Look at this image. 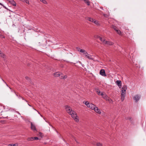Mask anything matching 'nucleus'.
<instances>
[{"instance_id": "obj_47", "label": "nucleus", "mask_w": 146, "mask_h": 146, "mask_svg": "<svg viewBox=\"0 0 146 146\" xmlns=\"http://www.w3.org/2000/svg\"><path fill=\"white\" fill-rule=\"evenodd\" d=\"M8 146H13L12 145V144H9L8 145Z\"/></svg>"}, {"instance_id": "obj_24", "label": "nucleus", "mask_w": 146, "mask_h": 146, "mask_svg": "<svg viewBox=\"0 0 146 146\" xmlns=\"http://www.w3.org/2000/svg\"><path fill=\"white\" fill-rule=\"evenodd\" d=\"M88 20H89V21L92 22H93L94 19H93L92 18H91L90 17H88L87 18V19Z\"/></svg>"}, {"instance_id": "obj_49", "label": "nucleus", "mask_w": 146, "mask_h": 146, "mask_svg": "<svg viewBox=\"0 0 146 146\" xmlns=\"http://www.w3.org/2000/svg\"><path fill=\"white\" fill-rule=\"evenodd\" d=\"M0 5H2V6H3V5L0 3Z\"/></svg>"}, {"instance_id": "obj_3", "label": "nucleus", "mask_w": 146, "mask_h": 146, "mask_svg": "<svg viewBox=\"0 0 146 146\" xmlns=\"http://www.w3.org/2000/svg\"><path fill=\"white\" fill-rule=\"evenodd\" d=\"M125 96V93L123 92H121V99L122 102L124 100Z\"/></svg>"}, {"instance_id": "obj_28", "label": "nucleus", "mask_w": 146, "mask_h": 146, "mask_svg": "<svg viewBox=\"0 0 146 146\" xmlns=\"http://www.w3.org/2000/svg\"><path fill=\"white\" fill-rule=\"evenodd\" d=\"M107 41L105 40V39L103 40V41L102 42V43L104 45L107 44Z\"/></svg>"}, {"instance_id": "obj_5", "label": "nucleus", "mask_w": 146, "mask_h": 146, "mask_svg": "<svg viewBox=\"0 0 146 146\" xmlns=\"http://www.w3.org/2000/svg\"><path fill=\"white\" fill-rule=\"evenodd\" d=\"M116 84L118 86H119V88H121V84L122 82L120 80H117L116 82Z\"/></svg>"}, {"instance_id": "obj_39", "label": "nucleus", "mask_w": 146, "mask_h": 146, "mask_svg": "<svg viewBox=\"0 0 146 146\" xmlns=\"http://www.w3.org/2000/svg\"><path fill=\"white\" fill-rule=\"evenodd\" d=\"M8 117L7 116L6 117H4V116H2V117H1L0 118H7Z\"/></svg>"}, {"instance_id": "obj_10", "label": "nucleus", "mask_w": 146, "mask_h": 146, "mask_svg": "<svg viewBox=\"0 0 146 146\" xmlns=\"http://www.w3.org/2000/svg\"><path fill=\"white\" fill-rule=\"evenodd\" d=\"M107 98H106V101H108L111 104L113 103V101L108 96L106 97Z\"/></svg>"}, {"instance_id": "obj_4", "label": "nucleus", "mask_w": 146, "mask_h": 146, "mask_svg": "<svg viewBox=\"0 0 146 146\" xmlns=\"http://www.w3.org/2000/svg\"><path fill=\"white\" fill-rule=\"evenodd\" d=\"M100 74L102 76H106V74L105 71L104 69L101 70L100 71Z\"/></svg>"}, {"instance_id": "obj_32", "label": "nucleus", "mask_w": 146, "mask_h": 146, "mask_svg": "<svg viewBox=\"0 0 146 146\" xmlns=\"http://www.w3.org/2000/svg\"><path fill=\"white\" fill-rule=\"evenodd\" d=\"M93 21V22L96 25H98L99 24L98 22L97 21H96L94 19Z\"/></svg>"}, {"instance_id": "obj_45", "label": "nucleus", "mask_w": 146, "mask_h": 146, "mask_svg": "<svg viewBox=\"0 0 146 146\" xmlns=\"http://www.w3.org/2000/svg\"><path fill=\"white\" fill-rule=\"evenodd\" d=\"M21 98H22V99L23 100H24L25 101H26V102H27V101L26 100H25L24 98L23 97H22Z\"/></svg>"}, {"instance_id": "obj_30", "label": "nucleus", "mask_w": 146, "mask_h": 146, "mask_svg": "<svg viewBox=\"0 0 146 146\" xmlns=\"http://www.w3.org/2000/svg\"><path fill=\"white\" fill-rule=\"evenodd\" d=\"M85 104L86 105L87 107H88V106L90 104L89 103V102L88 101H86L85 102Z\"/></svg>"}, {"instance_id": "obj_7", "label": "nucleus", "mask_w": 146, "mask_h": 146, "mask_svg": "<svg viewBox=\"0 0 146 146\" xmlns=\"http://www.w3.org/2000/svg\"><path fill=\"white\" fill-rule=\"evenodd\" d=\"M31 129L34 131L36 130L35 126L32 122H31Z\"/></svg>"}, {"instance_id": "obj_27", "label": "nucleus", "mask_w": 146, "mask_h": 146, "mask_svg": "<svg viewBox=\"0 0 146 146\" xmlns=\"http://www.w3.org/2000/svg\"><path fill=\"white\" fill-rule=\"evenodd\" d=\"M40 1L42 2L44 4H47V3L46 1L45 0H40Z\"/></svg>"}, {"instance_id": "obj_26", "label": "nucleus", "mask_w": 146, "mask_h": 146, "mask_svg": "<svg viewBox=\"0 0 146 146\" xmlns=\"http://www.w3.org/2000/svg\"><path fill=\"white\" fill-rule=\"evenodd\" d=\"M127 86L126 85L123 86L122 88V89L127 90Z\"/></svg>"}, {"instance_id": "obj_23", "label": "nucleus", "mask_w": 146, "mask_h": 146, "mask_svg": "<svg viewBox=\"0 0 146 146\" xmlns=\"http://www.w3.org/2000/svg\"><path fill=\"white\" fill-rule=\"evenodd\" d=\"M27 140L28 141H32L33 140V137H28L27 138Z\"/></svg>"}, {"instance_id": "obj_46", "label": "nucleus", "mask_w": 146, "mask_h": 146, "mask_svg": "<svg viewBox=\"0 0 146 146\" xmlns=\"http://www.w3.org/2000/svg\"><path fill=\"white\" fill-rule=\"evenodd\" d=\"M4 120H1V121L0 122L1 123H2L4 122Z\"/></svg>"}, {"instance_id": "obj_21", "label": "nucleus", "mask_w": 146, "mask_h": 146, "mask_svg": "<svg viewBox=\"0 0 146 146\" xmlns=\"http://www.w3.org/2000/svg\"><path fill=\"white\" fill-rule=\"evenodd\" d=\"M119 35H121V32L119 30V29H117L116 31H115Z\"/></svg>"}, {"instance_id": "obj_25", "label": "nucleus", "mask_w": 146, "mask_h": 146, "mask_svg": "<svg viewBox=\"0 0 146 146\" xmlns=\"http://www.w3.org/2000/svg\"><path fill=\"white\" fill-rule=\"evenodd\" d=\"M23 2H25L27 4H29V1L28 0H21Z\"/></svg>"}, {"instance_id": "obj_41", "label": "nucleus", "mask_w": 146, "mask_h": 146, "mask_svg": "<svg viewBox=\"0 0 146 146\" xmlns=\"http://www.w3.org/2000/svg\"><path fill=\"white\" fill-rule=\"evenodd\" d=\"M126 90H123V89H122L121 90V92H124L125 93H126Z\"/></svg>"}, {"instance_id": "obj_38", "label": "nucleus", "mask_w": 146, "mask_h": 146, "mask_svg": "<svg viewBox=\"0 0 146 146\" xmlns=\"http://www.w3.org/2000/svg\"><path fill=\"white\" fill-rule=\"evenodd\" d=\"M25 78L27 80H30L28 76H26Z\"/></svg>"}, {"instance_id": "obj_9", "label": "nucleus", "mask_w": 146, "mask_h": 146, "mask_svg": "<svg viewBox=\"0 0 146 146\" xmlns=\"http://www.w3.org/2000/svg\"><path fill=\"white\" fill-rule=\"evenodd\" d=\"M9 1V2L10 3L13 5L14 6H16V4L15 1L13 0H7Z\"/></svg>"}, {"instance_id": "obj_1", "label": "nucleus", "mask_w": 146, "mask_h": 146, "mask_svg": "<svg viewBox=\"0 0 146 146\" xmlns=\"http://www.w3.org/2000/svg\"><path fill=\"white\" fill-rule=\"evenodd\" d=\"M67 112L70 115L71 117L74 119L76 122H78L79 120L77 118V116L76 112L73 110L70 109L67 110Z\"/></svg>"}, {"instance_id": "obj_48", "label": "nucleus", "mask_w": 146, "mask_h": 146, "mask_svg": "<svg viewBox=\"0 0 146 146\" xmlns=\"http://www.w3.org/2000/svg\"><path fill=\"white\" fill-rule=\"evenodd\" d=\"M19 98H22V97L21 96H20V95H19Z\"/></svg>"}, {"instance_id": "obj_42", "label": "nucleus", "mask_w": 146, "mask_h": 146, "mask_svg": "<svg viewBox=\"0 0 146 146\" xmlns=\"http://www.w3.org/2000/svg\"><path fill=\"white\" fill-rule=\"evenodd\" d=\"M12 144L13 146H18V145L17 144Z\"/></svg>"}, {"instance_id": "obj_2", "label": "nucleus", "mask_w": 146, "mask_h": 146, "mask_svg": "<svg viewBox=\"0 0 146 146\" xmlns=\"http://www.w3.org/2000/svg\"><path fill=\"white\" fill-rule=\"evenodd\" d=\"M141 96L139 94H137L133 97V99L136 102H137L140 99Z\"/></svg>"}, {"instance_id": "obj_51", "label": "nucleus", "mask_w": 146, "mask_h": 146, "mask_svg": "<svg viewBox=\"0 0 146 146\" xmlns=\"http://www.w3.org/2000/svg\"><path fill=\"white\" fill-rule=\"evenodd\" d=\"M63 77V76H61V78L62 79V78Z\"/></svg>"}, {"instance_id": "obj_13", "label": "nucleus", "mask_w": 146, "mask_h": 146, "mask_svg": "<svg viewBox=\"0 0 146 146\" xmlns=\"http://www.w3.org/2000/svg\"><path fill=\"white\" fill-rule=\"evenodd\" d=\"M100 95L102 96V97L104 99H106V98H107V96L105 94H103L102 92L101 93Z\"/></svg>"}, {"instance_id": "obj_34", "label": "nucleus", "mask_w": 146, "mask_h": 146, "mask_svg": "<svg viewBox=\"0 0 146 146\" xmlns=\"http://www.w3.org/2000/svg\"><path fill=\"white\" fill-rule=\"evenodd\" d=\"M76 48L77 50L79 51H80V50H83V49H81L79 47H77Z\"/></svg>"}, {"instance_id": "obj_12", "label": "nucleus", "mask_w": 146, "mask_h": 146, "mask_svg": "<svg viewBox=\"0 0 146 146\" xmlns=\"http://www.w3.org/2000/svg\"><path fill=\"white\" fill-rule=\"evenodd\" d=\"M1 79H2V80H3V81L6 84L7 86L9 87V88L11 90V91L12 92H13L15 94H16V93L15 92V91L13 90H11V88L9 86H8L7 84L6 83V82H5L2 78H1Z\"/></svg>"}, {"instance_id": "obj_36", "label": "nucleus", "mask_w": 146, "mask_h": 146, "mask_svg": "<svg viewBox=\"0 0 146 146\" xmlns=\"http://www.w3.org/2000/svg\"><path fill=\"white\" fill-rule=\"evenodd\" d=\"M33 140H38V137H33Z\"/></svg>"}, {"instance_id": "obj_31", "label": "nucleus", "mask_w": 146, "mask_h": 146, "mask_svg": "<svg viewBox=\"0 0 146 146\" xmlns=\"http://www.w3.org/2000/svg\"><path fill=\"white\" fill-rule=\"evenodd\" d=\"M126 119H129L131 122H132V119L130 117H127V118H126Z\"/></svg>"}, {"instance_id": "obj_11", "label": "nucleus", "mask_w": 146, "mask_h": 146, "mask_svg": "<svg viewBox=\"0 0 146 146\" xmlns=\"http://www.w3.org/2000/svg\"><path fill=\"white\" fill-rule=\"evenodd\" d=\"M94 111L99 114L101 113V111L100 109H99L97 107H96L95 108L94 110Z\"/></svg>"}, {"instance_id": "obj_43", "label": "nucleus", "mask_w": 146, "mask_h": 146, "mask_svg": "<svg viewBox=\"0 0 146 146\" xmlns=\"http://www.w3.org/2000/svg\"><path fill=\"white\" fill-rule=\"evenodd\" d=\"M42 134V133L41 132L39 133V135L40 136H41Z\"/></svg>"}, {"instance_id": "obj_35", "label": "nucleus", "mask_w": 146, "mask_h": 146, "mask_svg": "<svg viewBox=\"0 0 146 146\" xmlns=\"http://www.w3.org/2000/svg\"><path fill=\"white\" fill-rule=\"evenodd\" d=\"M67 77V76L66 75H65L63 76L62 78V79H65Z\"/></svg>"}, {"instance_id": "obj_6", "label": "nucleus", "mask_w": 146, "mask_h": 146, "mask_svg": "<svg viewBox=\"0 0 146 146\" xmlns=\"http://www.w3.org/2000/svg\"><path fill=\"white\" fill-rule=\"evenodd\" d=\"M96 106L94 104L90 103L88 106V108H90L92 110H94Z\"/></svg>"}, {"instance_id": "obj_52", "label": "nucleus", "mask_w": 146, "mask_h": 146, "mask_svg": "<svg viewBox=\"0 0 146 146\" xmlns=\"http://www.w3.org/2000/svg\"><path fill=\"white\" fill-rule=\"evenodd\" d=\"M28 105H29V106H31L30 105V104H28Z\"/></svg>"}, {"instance_id": "obj_44", "label": "nucleus", "mask_w": 146, "mask_h": 146, "mask_svg": "<svg viewBox=\"0 0 146 146\" xmlns=\"http://www.w3.org/2000/svg\"><path fill=\"white\" fill-rule=\"evenodd\" d=\"M3 7L5 8V9H7V10H8L7 8L6 7H5V6H4V5H3Z\"/></svg>"}, {"instance_id": "obj_20", "label": "nucleus", "mask_w": 146, "mask_h": 146, "mask_svg": "<svg viewBox=\"0 0 146 146\" xmlns=\"http://www.w3.org/2000/svg\"><path fill=\"white\" fill-rule=\"evenodd\" d=\"M111 27L114 30L116 31L117 29H118L117 27L113 25H112Z\"/></svg>"}, {"instance_id": "obj_50", "label": "nucleus", "mask_w": 146, "mask_h": 146, "mask_svg": "<svg viewBox=\"0 0 146 146\" xmlns=\"http://www.w3.org/2000/svg\"><path fill=\"white\" fill-rule=\"evenodd\" d=\"M16 94V95L17 96H19L16 93V94Z\"/></svg>"}, {"instance_id": "obj_22", "label": "nucleus", "mask_w": 146, "mask_h": 146, "mask_svg": "<svg viewBox=\"0 0 146 146\" xmlns=\"http://www.w3.org/2000/svg\"><path fill=\"white\" fill-rule=\"evenodd\" d=\"M97 38H99L102 42L103 41V40H104V38H103L102 37L99 36H97Z\"/></svg>"}, {"instance_id": "obj_40", "label": "nucleus", "mask_w": 146, "mask_h": 146, "mask_svg": "<svg viewBox=\"0 0 146 146\" xmlns=\"http://www.w3.org/2000/svg\"><path fill=\"white\" fill-rule=\"evenodd\" d=\"M0 36L2 38H5V37L4 36H3V35H1V34H0Z\"/></svg>"}, {"instance_id": "obj_14", "label": "nucleus", "mask_w": 146, "mask_h": 146, "mask_svg": "<svg viewBox=\"0 0 146 146\" xmlns=\"http://www.w3.org/2000/svg\"><path fill=\"white\" fill-rule=\"evenodd\" d=\"M54 76L55 77H58L60 75V73L58 72H56L54 73Z\"/></svg>"}, {"instance_id": "obj_15", "label": "nucleus", "mask_w": 146, "mask_h": 146, "mask_svg": "<svg viewBox=\"0 0 146 146\" xmlns=\"http://www.w3.org/2000/svg\"><path fill=\"white\" fill-rule=\"evenodd\" d=\"M86 57L87 58L89 59H93L91 57V56L90 55V54H89L87 53V54H86V55H85Z\"/></svg>"}, {"instance_id": "obj_29", "label": "nucleus", "mask_w": 146, "mask_h": 146, "mask_svg": "<svg viewBox=\"0 0 146 146\" xmlns=\"http://www.w3.org/2000/svg\"><path fill=\"white\" fill-rule=\"evenodd\" d=\"M5 56V55L3 53H0V56L2 58H4Z\"/></svg>"}, {"instance_id": "obj_19", "label": "nucleus", "mask_w": 146, "mask_h": 146, "mask_svg": "<svg viewBox=\"0 0 146 146\" xmlns=\"http://www.w3.org/2000/svg\"><path fill=\"white\" fill-rule=\"evenodd\" d=\"M113 43L112 42H110V41H107V44L108 45H112L113 44Z\"/></svg>"}, {"instance_id": "obj_37", "label": "nucleus", "mask_w": 146, "mask_h": 146, "mask_svg": "<svg viewBox=\"0 0 146 146\" xmlns=\"http://www.w3.org/2000/svg\"><path fill=\"white\" fill-rule=\"evenodd\" d=\"M97 94H98L99 95H100V94H101V93H100V91L99 90H98L97 91Z\"/></svg>"}, {"instance_id": "obj_18", "label": "nucleus", "mask_w": 146, "mask_h": 146, "mask_svg": "<svg viewBox=\"0 0 146 146\" xmlns=\"http://www.w3.org/2000/svg\"><path fill=\"white\" fill-rule=\"evenodd\" d=\"M84 2L87 4L88 5H90V2L88 0H83Z\"/></svg>"}, {"instance_id": "obj_17", "label": "nucleus", "mask_w": 146, "mask_h": 146, "mask_svg": "<svg viewBox=\"0 0 146 146\" xmlns=\"http://www.w3.org/2000/svg\"><path fill=\"white\" fill-rule=\"evenodd\" d=\"M80 51V52L83 53V54L85 55H86V54H87V52L84 49L83 50H81Z\"/></svg>"}, {"instance_id": "obj_33", "label": "nucleus", "mask_w": 146, "mask_h": 146, "mask_svg": "<svg viewBox=\"0 0 146 146\" xmlns=\"http://www.w3.org/2000/svg\"><path fill=\"white\" fill-rule=\"evenodd\" d=\"M97 146H103L102 144L100 143H98L97 144Z\"/></svg>"}, {"instance_id": "obj_16", "label": "nucleus", "mask_w": 146, "mask_h": 146, "mask_svg": "<svg viewBox=\"0 0 146 146\" xmlns=\"http://www.w3.org/2000/svg\"><path fill=\"white\" fill-rule=\"evenodd\" d=\"M65 109L66 110V111H67V110L69 109L70 110H72L71 108L68 106L66 105L65 106Z\"/></svg>"}, {"instance_id": "obj_8", "label": "nucleus", "mask_w": 146, "mask_h": 146, "mask_svg": "<svg viewBox=\"0 0 146 146\" xmlns=\"http://www.w3.org/2000/svg\"><path fill=\"white\" fill-rule=\"evenodd\" d=\"M9 1V2L10 3L13 5L14 6H16V4L15 1L13 0H7Z\"/></svg>"}]
</instances>
